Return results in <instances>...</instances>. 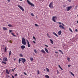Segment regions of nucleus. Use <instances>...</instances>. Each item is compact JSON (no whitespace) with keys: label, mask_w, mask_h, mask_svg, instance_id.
I'll use <instances>...</instances> for the list:
<instances>
[{"label":"nucleus","mask_w":78,"mask_h":78,"mask_svg":"<svg viewBox=\"0 0 78 78\" xmlns=\"http://www.w3.org/2000/svg\"><path fill=\"white\" fill-rule=\"evenodd\" d=\"M6 73H7V74L9 75V71H8V69H6Z\"/></svg>","instance_id":"obj_17"},{"label":"nucleus","mask_w":78,"mask_h":78,"mask_svg":"<svg viewBox=\"0 0 78 78\" xmlns=\"http://www.w3.org/2000/svg\"><path fill=\"white\" fill-rule=\"evenodd\" d=\"M12 78H14V76H12Z\"/></svg>","instance_id":"obj_53"},{"label":"nucleus","mask_w":78,"mask_h":78,"mask_svg":"<svg viewBox=\"0 0 78 78\" xmlns=\"http://www.w3.org/2000/svg\"><path fill=\"white\" fill-rule=\"evenodd\" d=\"M53 34L54 35H55V36H56V37H58V35L57 34H56V33L55 32H53Z\"/></svg>","instance_id":"obj_15"},{"label":"nucleus","mask_w":78,"mask_h":78,"mask_svg":"<svg viewBox=\"0 0 78 78\" xmlns=\"http://www.w3.org/2000/svg\"><path fill=\"white\" fill-rule=\"evenodd\" d=\"M16 69V68H15L14 69V70H15Z\"/></svg>","instance_id":"obj_58"},{"label":"nucleus","mask_w":78,"mask_h":78,"mask_svg":"<svg viewBox=\"0 0 78 78\" xmlns=\"http://www.w3.org/2000/svg\"><path fill=\"white\" fill-rule=\"evenodd\" d=\"M34 51L35 52V53H36L37 54V51L35 49L34 50Z\"/></svg>","instance_id":"obj_27"},{"label":"nucleus","mask_w":78,"mask_h":78,"mask_svg":"<svg viewBox=\"0 0 78 78\" xmlns=\"http://www.w3.org/2000/svg\"><path fill=\"white\" fill-rule=\"evenodd\" d=\"M18 7L20 8L23 11H25V10H24V9H23V8L22 7V6L20 5H18Z\"/></svg>","instance_id":"obj_5"},{"label":"nucleus","mask_w":78,"mask_h":78,"mask_svg":"<svg viewBox=\"0 0 78 78\" xmlns=\"http://www.w3.org/2000/svg\"><path fill=\"white\" fill-rule=\"evenodd\" d=\"M68 1L69 2H72V0H68Z\"/></svg>","instance_id":"obj_45"},{"label":"nucleus","mask_w":78,"mask_h":78,"mask_svg":"<svg viewBox=\"0 0 78 78\" xmlns=\"http://www.w3.org/2000/svg\"><path fill=\"white\" fill-rule=\"evenodd\" d=\"M33 39H34L35 41H36V38H35V37H33Z\"/></svg>","instance_id":"obj_35"},{"label":"nucleus","mask_w":78,"mask_h":78,"mask_svg":"<svg viewBox=\"0 0 78 78\" xmlns=\"http://www.w3.org/2000/svg\"><path fill=\"white\" fill-rule=\"evenodd\" d=\"M49 7L51 8H53V2H51L50 4L49 5Z\"/></svg>","instance_id":"obj_4"},{"label":"nucleus","mask_w":78,"mask_h":78,"mask_svg":"<svg viewBox=\"0 0 78 78\" xmlns=\"http://www.w3.org/2000/svg\"><path fill=\"white\" fill-rule=\"evenodd\" d=\"M21 61L23 64H25V62H26V60L25 58H21Z\"/></svg>","instance_id":"obj_6"},{"label":"nucleus","mask_w":78,"mask_h":78,"mask_svg":"<svg viewBox=\"0 0 78 78\" xmlns=\"http://www.w3.org/2000/svg\"><path fill=\"white\" fill-rule=\"evenodd\" d=\"M3 50L4 52H6V51H7V48L6 47H5V48H3Z\"/></svg>","instance_id":"obj_12"},{"label":"nucleus","mask_w":78,"mask_h":78,"mask_svg":"<svg viewBox=\"0 0 78 78\" xmlns=\"http://www.w3.org/2000/svg\"><path fill=\"white\" fill-rule=\"evenodd\" d=\"M27 2L30 5H31V6H34V4L31 3L30 1H29L28 0H27Z\"/></svg>","instance_id":"obj_2"},{"label":"nucleus","mask_w":78,"mask_h":78,"mask_svg":"<svg viewBox=\"0 0 78 78\" xmlns=\"http://www.w3.org/2000/svg\"><path fill=\"white\" fill-rule=\"evenodd\" d=\"M41 52L42 53H44V54H45L46 52L45 51L44 49H42L41 50Z\"/></svg>","instance_id":"obj_13"},{"label":"nucleus","mask_w":78,"mask_h":78,"mask_svg":"<svg viewBox=\"0 0 78 78\" xmlns=\"http://www.w3.org/2000/svg\"><path fill=\"white\" fill-rule=\"evenodd\" d=\"M8 2H10V0H8Z\"/></svg>","instance_id":"obj_56"},{"label":"nucleus","mask_w":78,"mask_h":78,"mask_svg":"<svg viewBox=\"0 0 78 78\" xmlns=\"http://www.w3.org/2000/svg\"><path fill=\"white\" fill-rule=\"evenodd\" d=\"M33 42L34 43V44H36V42H35L34 41H33Z\"/></svg>","instance_id":"obj_52"},{"label":"nucleus","mask_w":78,"mask_h":78,"mask_svg":"<svg viewBox=\"0 0 78 78\" xmlns=\"http://www.w3.org/2000/svg\"><path fill=\"white\" fill-rule=\"evenodd\" d=\"M59 27L60 28H61L62 29H63V30H64L65 29V28L62 25H60L59 26Z\"/></svg>","instance_id":"obj_9"},{"label":"nucleus","mask_w":78,"mask_h":78,"mask_svg":"<svg viewBox=\"0 0 78 78\" xmlns=\"http://www.w3.org/2000/svg\"><path fill=\"white\" fill-rule=\"evenodd\" d=\"M24 74V75H27V73H25V72H24L23 73Z\"/></svg>","instance_id":"obj_38"},{"label":"nucleus","mask_w":78,"mask_h":78,"mask_svg":"<svg viewBox=\"0 0 78 78\" xmlns=\"http://www.w3.org/2000/svg\"><path fill=\"white\" fill-rule=\"evenodd\" d=\"M44 45L47 47H48V45H47L45 44V45Z\"/></svg>","instance_id":"obj_41"},{"label":"nucleus","mask_w":78,"mask_h":78,"mask_svg":"<svg viewBox=\"0 0 78 78\" xmlns=\"http://www.w3.org/2000/svg\"><path fill=\"white\" fill-rule=\"evenodd\" d=\"M46 69L47 72H49V69H48L47 68Z\"/></svg>","instance_id":"obj_39"},{"label":"nucleus","mask_w":78,"mask_h":78,"mask_svg":"<svg viewBox=\"0 0 78 78\" xmlns=\"http://www.w3.org/2000/svg\"><path fill=\"white\" fill-rule=\"evenodd\" d=\"M67 60L69 61V62L70 61V58L69 57H67Z\"/></svg>","instance_id":"obj_29"},{"label":"nucleus","mask_w":78,"mask_h":78,"mask_svg":"<svg viewBox=\"0 0 78 78\" xmlns=\"http://www.w3.org/2000/svg\"><path fill=\"white\" fill-rule=\"evenodd\" d=\"M21 48L22 50H24V48H25V46L24 45L21 46Z\"/></svg>","instance_id":"obj_11"},{"label":"nucleus","mask_w":78,"mask_h":78,"mask_svg":"<svg viewBox=\"0 0 78 78\" xmlns=\"http://www.w3.org/2000/svg\"><path fill=\"white\" fill-rule=\"evenodd\" d=\"M11 34L12 35V36H15V37H16V35H15L14 34V33H12Z\"/></svg>","instance_id":"obj_26"},{"label":"nucleus","mask_w":78,"mask_h":78,"mask_svg":"<svg viewBox=\"0 0 78 78\" xmlns=\"http://www.w3.org/2000/svg\"><path fill=\"white\" fill-rule=\"evenodd\" d=\"M35 25L36 27H39V25H37V24H35Z\"/></svg>","instance_id":"obj_34"},{"label":"nucleus","mask_w":78,"mask_h":78,"mask_svg":"<svg viewBox=\"0 0 78 78\" xmlns=\"http://www.w3.org/2000/svg\"><path fill=\"white\" fill-rule=\"evenodd\" d=\"M70 73L73 76H75V75H74V74H73V73H72V72H70Z\"/></svg>","instance_id":"obj_30"},{"label":"nucleus","mask_w":78,"mask_h":78,"mask_svg":"<svg viewBox=\"0 0 78 78\" xmlns=\"http://www.w3.org/2000/svg\"><path fill=\"white\" fill-rule=\"evenodd\" d=\"M57 73L58 75V74H59V71H58V70L57 71Z\"/></svg>","instance_id":"obj_42"},{"label":"nucleus","mask_w":78,"mask_h":78,"mask_svg":"<svg viewBox=\"0 0 78 78\" xmlns=\"http://www.w3.org/2000/svg\"><path fill=\"white\" fill-rule=\"evenodd\" d=\"M44 50L47 53H49V52H48V49H47V48H45Z\"/></svg>","instance_id":"obj_14"},{"label":"nucleus","mask_w":78,"mask_h":78,"mask_svg":"<svg viewBox=\"0 0 78 78\" xmlns=\"http://www.w3.org/2000/svg\"><path fill=\"white\" fill-rule=\"evenodd\" d=\"M56 18V16H53L52 18V20L53 22H56V19H55Z\"/></svg>","instance_id":"obj_7"},{"label":"nucleus","mask_w":78,"mask_h":78,"mask_svg":"<svg viewBox=\"0 0 78 78\" xmlns=\"http://www.w3.org/2000/svg\"><path fill=\"white\" fill-rule=\"evenodd\" d=\"M77 17H78V15H77Z\"/></svg>","instance_id":"obj_62"},{"label":"nucleus","mask_w":78,"mask_h":78,"mask_svg":"<svg viewBox=\"0 0 78 78\" xmlns=\"http://www.w3.org/2000/svg\"><path fill=\"white\" fill-rule=\"evenodd\" d=\"M16 58H15V59H14V61H16Z\"/></svg>","instance_id":"obj_60"},{"label":"nucleus","mask_w":78,"mask_h":78,"mask_svg":"<svg viewBox=\"0 0 78 78\" xmlns=\"http://www.w3.org/2000/svg\"><path fill=\"white\" fill-rule=\"evenodd\" d=\"M50 41L51 42V43H52V44H53V40L51 39H50Z\"/></svg>","instance_id":"obj_22"},{"label":"nucleus","mask_w":78,"mask_h":78,"mask_svg":"<svg viewBox=\"0 0 78 78\" xmlns=\"http://www.w3.org/2000/svg\"><path fill=\"white\" fill-rule=\"evenodd\" d=\"M27 44H28V47H30V42L28 40H27Z\"/></svg>","instance_id":"obj_10"},{"label":"nucleus","mask_w":78,"mask_h":78,"mask_svg":"<svg viewBox=\"0 0 78 78\" xmlns=\"http://www.w3.org/2000/svg\"><path fill=\"white\" fill-rule=\"evenodd\" d=\"M0 62H1L0 61Z\"/></svg>","instance_id":"obj_64"},{"label":"nucleus","mask_w":78,"mask_h":78,"mask_svg":"<svg viewBox=\"0 0 78 78\" xmlns=\"http://www.w3.org/2000/svg\"><path fill=\"white\" fill-rule=\"evenodd\" d=\"M72 6L67 7L66 9L67 11H70V9H72Z\"/></svg>","instance_id":"obj_3"},{"label":"nucleus","mask_w":78,"mask_h":78,"mask_svg":"<svg viewBox=\"0 0 78 78\" xmlns=\"http://www.w3.org/2000/svg\"><path fill=\"white\" fill-rule=\"evenodd\" d=\"M62 25L63 26H65L64 24L63 23H62Z\"/></svg>","instance_id":"obj_55"},{"label":"nucleus","mask_w":78,"mask_h":78,"mask_svg":"<svg viewBox=\"0 0 78 78\" xmlns=\"http://www.w3.org/2000/svg\"><path fill=\"white\" fill-rule=\"evenodd\" d=\"M75 31H76V32L78 31V30L77 29H76L75 30Z\"/></svg>","instance_id":"obj_51"},{"label":"nucleus","mask_w":78,"mask_h":78,"mask_svg":"<svg viewBox=\"0 0 78 78\" xmlns=\"http://www.w3.org/2000/svg\"><path fill=\"white\" fill-rule=\"evenodd\" d=\"M30 60L31 61H33V58L31 57L30 58Z\"/></svg>","instance_id":"obj_24"},{"label":"nucleus","mask_w":78,"mask_h":78,"mask_svg":"<svg viewBox=\"0 0 78 78\" xmlns=\"http://www.w3.org/2000/svg\"><path fill=\"white\" fill-rule=\"evenodd\" d=\"M69 30L71 32V33H73V31H72V29L70 28H69Z\"/></svg>","instance_id":"obj_28"},{"label":"nucleus","mask_w":78,"mask_h":78,"mask_svg":"<svg viewBox=\"0 0 78 78\" xmlns=\"http://www.w3.org/2000/svg\"><path fill=\"white\" fill-rule=\"evenodd\" d=\"M9 42H10V43H12V41H9Z\"/></svg>","instance_id":"obj_47"},{"label":"nucleus","mask_w":78,"mask_h":78,"mask_svg":"<svg viewBox=\"0 0 78 78\" xmlns=\"http://www.w3.org/2000/svg\"><path fill=\"white\" fill-rule=\"evenodd\" d=\"M20 57H23V55H22V54H20Z\"/></svg>","instance_id":"obj_32"},{"label":"nucleus","mask_w":78,"mask_h":78,"mask_svg":"<svg viewBox=\"0 0 78 78\" xmlns=\"http://www.w3.org/2000/svg\"><path fill=\"white\" fill-rule=\"evenodd\" d=\"M3 30H5V31L7 30H8V29H7V28H6V27H3Z\"/></svg>","instance_id":"obj_18"},{"label":"nucleus","mask_w":78,"mask_h":78,"mask_svg":"<svg viewBox=\"0 0 78 78\" xmlns=\"http://www.w3.org/2000/svg\"><path fill=\"white\" fill-rule=\"evenodd\" d=\"M9 31L10 33H11V32H12V31L11 30H9Z\"/></svg>","instance_id":"obj_40"},{"label":"nucleus","mask_w":78,"mask_h":78,"mask_svg":"<svg viewBox=\"0 0 78 78\" xmlns=\"http://www.w3.org/2000/svg\"><path fill=\"white\" fill-rule=\"evenodd\" d=\"M39 73H40V72H39V71H37V75H39Z\"/></svg>","instance_id":"obj_33"},{"label":"nucleus","mask_w":78,"mask_h":78,"mask_svg":"<svg viewBox=\"0 0 78 78\" xmlns=\"http://www.w3.org/2000/svg\"><path fill=\"white\" fill-rule=\"evenodd\" d=\"M47 36H49V34H48V33L47 34Z\"/></svg>","instance_id":"obj_50"},{"label":"nucleus","mask_w":78,"mask_h":78,"mask_svg":"<svg viewBox=\"0 0 78 78\" xmlns=\"http://www.w3.org/2000/svg\"><path fill=\"white\" fill-rule=\"evenodd\" d=\"M59 23V24H60V25H61V24H62V23L61 22H57V23Z\"/></svg>","instance_id":"obj_36"},{"label":"nucleus","mask_w":78,"mask_h":78,"mask_svg":"<svg viewBox=\"0 0 78 78\" xmlns=\"http://www.w3.org/2000/svg\"><path fill=\"white\" fill-rule=\"evenodd\" d=\"M19 63L20 64V61H19Z\"/></svg>","instance_id":"obj_59"},{"label":"nucleus","mask_w":78,"mask_h":78,"mask_svg":"<svg viewBox=\"0 0 78 78\" xmlns=\"http://www.w3.org/2000/svg\"><path fill=\"white\" fill-rule=\"evenodd\" d=\"M45 77L47 78H50V77H49V76L48 75H46L45 76Z\"/></svg>","instance_id":"obj_20"},{"label":"nucleus","mask_w":78,"mask_h":78,"mask_svg":"<svg viewBox=\"0 0 78 78\" xmlns=\"http://www.w3.org/2000/svg\"><path fill=\"white\" fill-rule=\"evenodd\" d=\"M48 37H49V38H50L51 37H50V36H49H49H48Z\"/></svg>","instance_id":"obj_54"},{"label":"nucleus","mask_w":78,"mask_h":78,"mask_svg":"<svg viewBox=\"0 0 78 78\" xmlns=\"http://www.w3.org/2000/svg\"><path fill=\"white\" fill-rule=\"evenodd\" d=\"M70 66H71V65H68V66L69 67H70Z\"/></svg>","instance_id":"obj_48"},{"label":"nucleus","mask_w":78,"mask_h":78,"mask_svg":"<svg viewBox=\"0 0 78 78\" xmlns=\"http://www.w3.org/2000/svg\"><path fill=\"white\" fill-rule=\"evenodd\" d=\"M66 5H63V7H66Z\"/></svg>","instance_id":"obj_46"},{"label":"nucleus","mask_w":78,"mask_h":78,"mask_svg":"<svg viewBox=\"0 0 78 78\" xmlns=\"http://www.w3.org/2000/svg\"><path fill=\"white\" fill-rule=\"evenodd\" d=\"M40 1H41V0H39Z\"/></svg>","instance_id":"obj_63"},{"label":"nucleus","mask_w":78,"mask_h":78,"mask_svg":"<svg viewBox=\"0 0 78 78\" xmlns=\"http://www.w3.org/2000/svg\"><path fill=\"white\" fill-rule=\"evenodd\" d=\"M17 74H16L15 75V76H17Z\"/></svg>","instance_id":"obj_49"},{"label":"nucleus","mask_w":78,"mask_h":78,"mask_svg":"<svg viewBox=\"0 0 78 78\" xmlns=\"http://www.w3.org/2000/svg\"><path fill=\"white\" fill-rule=\"evenodd\" d=\"M58 53V52H56V51H55V53Z\"/></svg>","instance_id":"obj_57"},{"label":"nucleus","mask_w":78,"mask_h":78,"mask_svg":"<svg viewBox=\"0 0 78 78\" xmlns=\"http://www.w3.org/2000/svg\"><path fill=\"white\" fill-rule=\"evenodd\" d=\"M58 67L59 68H60V69L62 70H63V69H62V68H61L60 65H58Z\"/></svg>","instance_id":"obj_23"},{"label":"nucleus","mask_w":78,"mask_h":78,"mask_svg":"<svg viewBox=\"0 0 78 78\" xmlns=\"http://www.w3.org/2000/svg\"><path fill=\"white\" fill-rule=\"evenodd\" d=\"M8 26L9 27H12V26L11 24H8Z\"/></svg>","instance_id":"obj_25"},{"label":"nucleus","mask_w":78,"mask_h":78,"mask_svg":"<svg viewBox=\"0 0 78 78\" xmlns=\"http://www.w3.org/2000/svg\"><path fill=\"white\" fill-rule=\"evenodd\" d=\"M21 61V58H19V61L20 62V61Z\"/></svg>","instance_id":"obj_43"},{"label":"nucleus","mask_w":78,"mask_h":78,"mask_svg":"<svg viewBox=\"0 0 78 78\" xmlns=\"http://www.w3.org/2000/svg\"><path fill=\"white\" fill-rule=\"evenodd\" d=\"M1 62H2V63H3V64H6V62H5L2 61Z\"/></svg>","instance_id":"obj_21"},{"label":"nucleus","mask_w":78,"mask_h":78,"mask_svg":"<svg viewBox=\"0 0 78 78\" xmlns=\"http://www.w3.org/2000/svg\"><path fill=\"white\" fill-rule=\"evenodd\" d=\"M3 61H4L6 62L8 61V59L6 57L4 58H3Z\"/></svg>","instance_id":"obj_8"},{"label":"nucleus","mask_w":78,"mask_h":78,"mask_svg":"<svg viewBox=\"0 0 78 78\" xmlns=\"http://www.w3.org/2000/svg\"><path fill=\"white\" fill-rule=\"evenodd\" d=\"M20 1H22L23 0H20Z\"/></svg>","instance_id":"obj_61"},{"label":"nucleus","mask_w":78,"mask_h":78,"mask_svg":"<svg viewBox=\"0 0 78 78\" xmlns=\"http://www.w3.org/2000/svg\"><path fill=\"white\" fill-rule=\"evenodd\" d=\"M61 33H62L61 30H60L58 32V35H59V36H60V35H61Z\"/></svg>","instance_id":"obj_16"},{"label":"nucleus","mask_w":78,"mask_h":78,"mask_svg":"<svg viewBox=\"0 0 78 78\" xmlns=\"http://www.w3.org/2000/svg\"><path fill=\"white\" fill-rule=\"evenodd\" d=\"M22 44L23 45H27V43H26L25 39L23 38H22Z\"/></svg>","instance_id":"obj_1"},{"label":"nucleus","mask_w":78,"mask_h":78,"mask_svg":"<svg viewBox=\"0 0 78 78\" xmlns=\"http://www.w3.org/2000/svg\"><path fill=\"white\" fill-rule=\"evenodd\" d=\"M11 51H9V56H11Z\"/></svg>","instance_id":"obj_31"},{"label":"nucleus","mask_w":78,"mask_h":78,"mask_svg":"<svg viewBox=\"0 0 78 78\" xmlns=\"http://www.w3.org/2000/svg\"><path fill=\"white\" fill-rule=\"evenodd\" d=\"M12 72H14V69H12Z\"/></svg>","instance_id":"obj_44"},{"label":"nucleus","mask_w":78,"mask_h":78,"mask_svg":"<svg viewBox=\"0 0 78 78\" xmlns=\"http://www.w3.org/2000/svg\"><path fill=\"white\" fill-rule=\"evenodd\" d=\"M58 51L61 52L62 55H63V54H64V53H63V52H62V51L61 50H59Z\"/></svg>","instance_id":"obj_19"},{"label":"nucleus","mask_w":78,"mask_h":78,"mask_svg":"<svg viewBox=\"0 0 78 78\" xmlns=\"http://www.w3.org/2000/svg\"><path fill=\"white\" fill-rule=\"evenodd\" d=\"M31 15L32 16H34V14H33V13H31Z\"/></svg>","instance_id":"obj_37"}]
</instances>
